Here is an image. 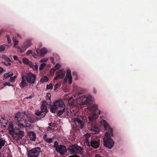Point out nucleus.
Instances as JSON below:
<instances>
[{"label": "nucleus", "instance_id": "f257e3e1", "mask_svg": "<svg viewBox=\"0 0 157 157\" xmlns=\"http://www.w3.org/2000/svg\"><path fill=\"white\" fill-rule=\"evenodd\" d=\"M98 115L95 113H94L92 116L88 117V121H87L89 128L90 131L95 134L98 133L99 131V128L96 126L95 121Z\"/></svg>", "mask_w": 157, "mask_h": 157}, {"label": "nucleus", "instance_id": "f03ea898", "mask_svg": "<svg viewBox=\"0 0 157 157\" xmlns=\"http://www.w3.org/2000/svg\"><path fill=\"white\" fill-rule=\"evenodd\" d=\"M105 135V136L103 138V145L105 147L111 149L114 144V141L111 138L113 136L112 129L109 132H106Z\"/></svg>", "mask_w": 157, "mask_h": 157}, {"label": "nucleus", "instance_id": "7ed1b4c3", "mask_svg": "<svg viewBox=\"0 0 157 157\" xmlns=\"http://www.w3.org/2000/svg\"><path fill=\"white\" fill-rule=\"evenodd\" d=\"M41 111H37L35 113V114L38 117H34L33 119L29 117L28 120L29 121L30 119V122L31 123L35 122L44 117L45 116L46 113L48 111L46 106H41Z\"/></svg>", "mask_w": 157, "mask_h": 157}, {"label": "nucleus", "instance_id": "20e7f679", "mask_svg": "<svg viewBox=\"0 0 157 157\" xmlns=\"http://www.w3.org/2000/svg\"><path fill=\"white\" fill-rule=\"evenodd\" d=\"M23 115L26 118H28V115L25 112L22 115H21L20 112H19L15 114V120L16 121L18 124L21 126L25 127L26 126L25 123H24L25 121L26 120L25 117H23Z\"/></svg>", "mask_w": 157, "mask_h": 157}, {"label": "nucleus", "instance_id": "39448f33", "mask_svg": "<svg viewBox=\"0 0 157 157\" xmlns=\"http://www.w3.org/2000/svg\"><path fill=\"white\" fill-rule=\"evenodd\" d=\"M86 145L88 147H91L94 149L98 148L100 144V140L98 138L93 137L90 139V140H86L85 141Z\"/></svg>", "mask_w": 157, "mask_h": 157}, {"label": "nucleus", "instance_id": "423d86ee", "mask_svg": "<svg viewBox=\"0 0 157 157\" xmlns=\"http://www.w3.org/2000/svg\"><path fill=\"white\" fill-rule=\"evenodd\" d=\"M56 104L57 105L56 112L57 115L58 116L62 115L65 111V105L64 102L61 100L56 101Z\"/></svg>", "mask_w": 157, "mask_h": 157}, {"label": "nucleus", "instance_id": "0eeeda50", "mask_svg": "<svg viewBox=\"0 0 157 157\" xmlns=\"http://www.w3.org/2000/svg\"><path fill=\"white\" fill-rule=\"evenodd\" d=\"M41 150L40 147H38L33 148L28 152V157H37Z\"/></svg>", "mask_w": 157, "mask_h": 157}, {"label": "nucleus", "instance_id": "6e6552de", "mask_svg": "<svg viewBox=\"0 0 157 157\" xmlns=\"http://www.w3.org/2000/svg\"><path fill=\"white\" fill-rule=\"evenodd\" d=\"M82 148L77 144L71 146L69 147V151L73 154H81Z\"/></svg>", "mask_w": 157, "mask_h": 157}, {"label": "nucleus", "instance_id": "1a4fd4ad", "mask_svg": "<svg viewBox=\"0 0 157 157\" xmlns=\"http://www.w3.org/2000/svg\"><path fill=\"white\" fill-rule=\"evenodd\" d=\"M12 133L11 135L13 137L16 138V139L20 140L24 135V132L23 131L20 130L19 129L15 130L14 131L11 132Z\"/></svg>", "mask_w": 157, "mask_h": 157}, {"label": "nucleus", "instance_id": "9d476101", "mask_svg": "<svg viewBox=\"0 0 157 157\" xmlns=\"http://www.w3.org/2000/svg\"><path fill=\"white\" fill-rule=\"evenodd\" d=\"M36 78V76L33 73L29 72L28 73L26 77V79L28 82L31 84H34Z\"/></svg>", "mask_w": 157, "mask_h": 157}, {"label": "nucleus", "instance_id": "9b49d317", "mask_svg": "<svg viewBox=\"0 0 157 157\" xmlns=\"http://www.w3.org/2000/svg\"><path fill=\"white\" fill-rule=\"evenodd\" d=\"M56 76L54 80H56L59 79H62L64 78L65 75V72L62 70H59L57 71L56 73Z\"/></svg>", "mask_w": 157, "mask_h": 157}, {"label": "nucleus", "instance_id": "f8f14e48", "mask_svg": "<svg viewBox=\"0 0 157 157\" xmlns=\"http://www.w3.org/2000/svg\"><path fill=\"white\" fill-rule=\"evenodd\" d=\"M74 122L76 126H78L81 129H82L84 127V123L82 120H81L78 117H76L74 118Z\"/></svg>", "mask_w": 157, "mask_h": 157}, {"label": "nucleus", "instance_id": "ddd939ff", "mask_svg": "<svg viewBox=\"0 0 157 157\" xmlns=\"http://www.w3.org/2000/svg\"><path fill=\"white\" fill-rule=\"evenodd\" d=\"M56 151L59 152L61 155L65 154L67 152V150L66 147L63 145H60L57 148Z\"/></svg>", "mask_w": 157, "mask_h": 157}, {"label": "nucleus", "instance_id": "4468645a", "mask_svg": "<svg viewBox=\"0 0 157 157\" xmlns=\"http://www.w3.org/2000/svg\"><path fill=\"white\" fill-rule=\"evenodd\" d=\"M67 78L69 79L68 83L69 84H71L72 82V77L71 75V71L70 69L67 70L66 77L63 80L65 82H67Z\"/></svg>", "mask_w": 157, "mask_h": 157}, {"label": "nucleus", "instance_id": "2eb2a0df", "mask_svg": "<svg viewBox=\"0 0 157 157\" xmlns=\"http://www.w3.org/2000/svg\"><path fill=\"white\" fill-rule=\"evenodd\" d=\"M102 123L103 126L105 130H108L107 132H109L110 130L111 129L113 131V130L111 128L110 126L109 125L108 123L105 120H102Z\"/></svg>", "mask_w": 157, "mask_h": 157}, {"label": "nucleus", "instance_id": "dca6fc26", "mask_svg": "<svg viewBox=\"0 0 157 157\" xmlns=\"http://www.w3.org/2000/svg\"><path fill=\"white\" fill-rule=\"evenodd\" d=\"M24 77V75H23L21 77V81L19 84V86L21 89L24 88L25 87L27 86L28 85V84L26 82Z\"/></svg>", "mask_w": 157, "mask_h": 157}, {"label": "nucleus", "instance_id": "f3484780", "mask_svg": "<svg viewBox=\"0 0 157 157\" xmlns=\"http://www.w3.org/2000/svg\"><path fill=\"white\" fill-rule=\"evenodd\" d=\"M28 135L30 140L33 141H35L36 137V135L35 132L33 131H30L28 133Z\"/></svg>", "mask_w": 157, "mask_h": 157}, {"label": "nucleus", "instance_id": "a211bd4d", "mask_svg": "<svg viewBox=\"0 0 157 157\" xmlns=\"http://www.w3.org/2000/svg\"><path fill=\"white\" fill-rule=\"evenodd\" d=\"M56 101H55V103L51 105L50 108V112L53 113H55L56 112H57V105L56 104Z\"/></svg>", "mask_w": 157, "mask_h": 157}, {"label": "nucleus", "instance_id": "6ab92c4d", "mask_svg": "<svg viewBox=\"0 0 157 157\" xmlns=\"http://www.w3.org/2000/svg\"><path fill=\"white\" fill-rule=\"evenodd\" d=\"M32 45V43L30 41H27L24 43L22 45V47L25 48L27 49L30 47Z\"/></svg>", "mask_w": 157, "mask_h": 157}, {"label": "nucleus", "instance_id": "aec40b11", "mask_svg": "<svg viewBox=\"0 0 157 157\" xmlns=\"http://www.w3.org/2000/svg\"><path fill=\"white\" fill-rule=\"evenodd\" d=\"M61 65L59 63H57L56 64L54 67H52V71H53V74L54 73L55 71L56 70L59 69Z\"/></svg>", "mask_w": 157, "mask_h": 157}, {"label": "nucleus", "instance_id": "412c9836", "mask_svg": "<svg viewBox=\"0 0 157 157\" xmlns=\"http://www.w3.org/2000/svg\"><path fill=\"white\" fill-rule=\"evenodd\" d=\"M22 61L23 63L25 65H30L32 63L31 62H29V59L25 58H23Z\"/></svg>", "mask_w": 157, "mask_h": 157}, {"label": "nucleus", "instance_id": "4be33fe9", "mask_svg": "<svg viewBox=\"0 0 157 157\" xmlns=\"http://www.w3.org/2000/svg\"><path fill=\"white\" fill-rule=\"evenodd\" d=\"M8 129L10 134H12V133H11L12 132H11L14 131L15 130L13 129V124H10L8 127Z\"/></svg>", "mask_w": 157, "mask_h": 157}, {"label": "nucleus", "instance_id": "5701e85b", "mask_svg": "<svg viewBox=\"0 0 157 157\" xmlns=\"http://www.w3.org/2000/svg\"><path fill=\"white\" fill-rule=\"evenodd\" d=\"M6 142V141L5 139L3 138H0V150L5 145Z\"/></svg>", "mask_w": 157, "mask_h": 157}, {"label": "nucleus", "instance_id": "b1692460", "mask_svg": "<svg viewBox=\"0 0 157 157\" xmlns=\"http://www.w3.org/2000/svg\"><path fill=\"white\" fill-rule=\"evenodd\" d=\"M49 80V79L46 76H44L43 77H42L40 79V82H46L48 81Z\"/></svg>", "mask_w": 157, "mask_h": 157}, {"label": "nucleus", "instance_id": "393cba45", "mask_svg": "<svg viewBox=\"0 0 157 157\" xmlns=\"http://www.w3.org/2000/svg\"><path fill=\"white\" fill-rule=\"evenodd\" d=\"M89 109L90 111H93L95 112L98 109V107L97 105H94L90 107Z\"/></svg>", "mask_w": 157, "mask_h": 157}, {"label": "nucleus", "instance_id": "a878e982", "mask_svg": "<svg viewBox=\"0 0 157 157\" xmlns=\"http://www.w3.org/2000/svg\"><path fill=\"white\" fill-rule=\"evenodd\" d=\"M40 52L41 55H44L47 53V50L46 48H43L41 49Z\"/></svg>", "mask_w": 157, "mask_h": 157}, {"label": "nucleus", "instance_id": "bb28decb", "mask_svg": "<svg viewBox=\"0 0 157 157\" xmlns=\"http://www.w3.org/2000/svg\"><path fill=\"white\" fill-rule=\"evenodd\" d=\"M13 73L12 72H9L8 73H6L4 75V77L6 78H8L13 75Z\"/></svg>", "mask_w": 157, "mask_h": 157}, {"label": "nucleus", "instance_id": "cd10ccee", "mask_svg": "<svg viewBox=\"0 0 157 157\" xmlns=\"http://www.w3.org/2000/svg\"><path fill=\"white\" fill-rule=\"evenodd\" d=\"M3 59L7 62H12L10 58L5 55L3 56Z\"/></svg>", "mask_w": 157, "mask_h": 157}, {"label": "nucleus", "instance_id": "c85d7f7f", "mask_svg": "<svg viewBox=\"0 0 157 157\" xmlns=\"http://www.w3.org/2000/svg\"><path fill=\"white\" fill-rule=\"evenodd\" d=\"M53 139L52 138H48L47 139H46L45 141L48 143H51L52 142Z\"/></svg>", "mask_w": 157, "mask_h": 157}, {"label": "nucleus", "instance_id": "c756f323", "mask_svg": "<svg viewBox=\"0 0 157 157\" xmlns=\"http://www.w3.org/2000/svg\"><path fill=\"white\" fill-rule=\"evenodd\" d=\"M90 135L88 133H86V134L84 135V137L86 138V139L85 140V141L86 140H90L89 139H88L90 137Z\"/></svg>", "mask_w": 157, "mask_h": 157}, {"label": "nucleus", "instance_id": "7c9ffc66", "mask_svg": "<svg viewBox=\"0 0 157 157\" xmlns=\"http://www.w3.org/2000/svg\"><path fill=\"white\" fill-rule=\"evenodd\" d=\"M92 100V96L90 95H88L86 98V101L89 102L90 101H91Z\"/></svg>", "mask_w": 157, "mask_h": 157}, {"label": "nucleus", "instance_id": "2f4dec72", "mask_svg": "<svg viewBox=\"0 0 157 157\" xmlns=\"http://www.w3.org/2000/svg\"><path fill=\"white\" fill-rule=\"evenodd\" d=\"M46 65V64L45 63H42L41 64L40 66L39 67V70L40 71L42 70L45 67Z\"/></svg>", "mask_w": 157, "mask_h": 157}, {"label": "nucleus", "instance_id": "473e14b6", "mask_svg": "<svg viewBox=\"0 0 157 157\" xmlns=\"http://www.w3.org/2000/svg\"><path fill=\"white\" fill-rule=\"evenodd\" d=\"M5 46H6V45H2L1 46H0V52H4L5 49Z\"/></svg>", "mask_w": 157, "mask_h": 157}, {"label": "nucleus", "instance_id": "72a5a7b5", "mask_svg": "<svg viewBox=\"0 0 157 157\" xmlns=\"http://www.w3.org/2000/svg\"><path fill=\"white\" fill-rule=\"evenodd\" d=\"M53 88V85L52 83L47 85L46 89L47 90H52Z\"/></svg>", "mask_w": 157, "mask_h": 157}, {"label": "nucleus", "instance_id": "f704fd0d", "mask_svg": "<svg viewBox=\"0 0 157 157\" xmlns=\"http://www.w3.org/2000/svg\"><path fill=\"white\" fill-rule=\"evenodd\" d=\"M17 77L16 76L11 77L10 78V81L11 82H14L15 81V79Z\"/></svg>", "mask_w": 157, "mask_h": 157}, {"label": "nucleus", "instance_id": "c9c22d12", "mask_svg": "<svg viewBox=\"0 0 157 157\" xmlns=\"http://www.w3.org/2000/svg\"><path fill=\"white\" fill-rule=\"evenodd\" d=\"M51 95L50 93H47L46 95V99L47 100L50 101Z\"/></svg>", "mask_w": 157, "mask_h": 157}, {"label": "nucleus", "instance_id": "e433bc0d", "mask_svg": "<svg viewBox=\"0 0 157 157\" xmlns=\"http://www.w3.org/2000/svg\"><path fill=\"white\" fill-rule=\"evenodd\" d=\"M7 40V42L9 44H10L11 42V40L10 39V36L9 35H6V36Z\"/></svg>", "mask_w": 157, "mask_h": 157}, {"label": "nucleus", "instance_id": "4c0bfd02", "mask_svg": "<svg viewBox=\"0 0 157 157\" xmlns=\"http://www.w3.org/2000/svg\"><path fill=\"white\" fill-rule=\"evenodd\" d=\"M59 145H58V143L57 141H56L54 142V147L56 148V149L57 148H58Z\"/></svg>", "mask_w": 157, "mask_h": 157}, {"label": "nucleus", "instance_id": "58836bf2", "mask_svg": "<svg viewBox=\"0 0 157 157\" xmlns=\"http://www.w3.org/2000/svg\"><path fill=\"white\" fill-rule=\"evenodd\" d=\"M3 85H4V86L7 85L9 86H13V85L10 84L9 82L4 83H3Z\"/></svg>", "mask_w": 157, "mask_h": 157}, {"label": "nucleus", "instance_id": "ea45409f", "mask_svg": "<svg viewBox=\"0 0 157 157\" xmlns=\"http://www.w3.org/2000/svg\"><path fill=\"white\" fill-rule=\"evenodd\" d=\"M32 51L31 50H28L27 52H26V55H27V56H29L30 54H32Z\"/></svg>", "mask_w": 157, "mask_h": 157}, {"label": "nucleus", "instance_id": "a19ab883", "mask_svg": "<svg viewBox=\"0 0 157 157\" xmlns=\"http://www.w3.org/2000/svg\"><path fill=\"white\" fill-rule=\"evenodd\" d=\"M11 62H4V63L5 65L8 66H10L11 64Z\"/></svg>", "mask_w": 157, "mask_h": 157}, {"label": "nucleus", "instance_id": "79ce46f5", "mask_svg": "<svg viewBox=\"0 0 157 157\" xmlns=\"http://www.w3.org/2000/svg\"><path fill=\"white\" fill-rule=\"evenodd\" d=\"M48 60V59L47 58L42 59L40 61L41 63L46 62Z\"/></svg>", "mask_w": 157, "mask_h": 157}, {"label": "nucleus", "instance_id": "37998d69", "mask_svg": "<svg viewBox=\"0 0 157 157\" xmlns=\"http://www.w3.org/2000/svg\"><path fill=\"white\" fill-rule=\"evenodd\" d=\"M50 59L52 63L54 64H55V59L53 57H51Z\"/></svg>", "mask_w": 157, "mask_h": 157}, {"label": "nucleus", "instance_id": "c03bdc74", "mask_svg": "<svg viewBox=\"0 0 157 157\" xmlns=\"http://www.w3.org/2000/svg\"><path fill=\"white\" fill-rule=\"evenodd\" d=\"M46 105H48V102H47L45 101H43L42 106H46Z\"/></svg>", "mask_w": 157, "mask_h": 157}, {"label": "nucleus", "instance_id": "a18cd8bd", "mask_svg": "<svg viewBox=\"0 0 157 157\" xmlns=\"http://www.w3.org/2000/svg\"><path fill=\"white\" fill-rule=\"evenodd\" d=\"M32 56L34 57V58H36V57H37V54L34 52H32Z\"/></svg>", "mask_w": 157, "mask_h": 157}, {"label": "nucleus", "instance_id": "49530a36", "mask_svg": "<svg viewBox=\"0 0 157 157\" xmlns=\"http://www.w3.org/2000/svg\"><path fill=\"white\" fill-rule=\"evenodd\" d=\"M18 41H15L14 42V44L13 46L14 47L16 48V46L18 44Z\"/></svg>", "mask_w": 157, "mask_h": 157}, {"label": "nucleus", "instance_id": "de8ad7c7", "mask_svg": "<svg viewBox=\"0 0 157 157\" xmlns=\"http://www.w3.org/2000/svg\"><path fill=\"white\" fill-rule=\"evenodd\" d=\"M72 75L73 77L76 76L77 78V72L75 71L73 72Z\"/></svg>", "mask_w": 157, "mask_h": 157}, {"label": "nucleus", "instance_id": "09e8293b", "mask_svg": "<svg viewBox=\"0 0 157 157\" xmlns=\"http://www.w3.org/2000/svg\"><path fill=\"white\" fill-rule=\"evenodd\" d=\"M13 58L15 60H17L18 59V57L16 56H13Z\"/></svg>", "mask_w": 157, "mask_h": 157}, {"label": "nucleus", "instance_id": "8fccbe9b", "mask_svg": "<svg viewBox=\"0 0 157 157\" xmlns=\"http://www.w3.org/2000/svg\"><path fill=\"white\" fill-rule=\"evenodd\" d=\"M43 138L44 140L45 141L46 139H47L48 138L47 135L46 134H44L43 136Z\"/></svg>", "mask_w": 157, "mask_h": 157}, {"label": "nucleus", "instance_id": "3c124183", "mask_svg": "<svg viewBox=\"0 0 157 157\" xmlns=\"http://www.w3.org/2000/svg\"><path fill=\"white\" fill-rule=\"evenodd\" d=\"M55 86L56 88H58L59 86V85L58 83H56L55 84Z\"/></svg>", "mask_w": 157, "mask_h": 157}, {"label": "nucleus", "instance_id": "603ef678", "mask_svg": "<svg viewBox=\"0 0 157 157\" xmlns=\"http://www.w3.org/2000/svg\"><path fill=\"white\" fill-rule=\"evenodd\" d=\"M51 70H52V68L50 70V75H54V73L53 74V71H52Z\"/></svg>", "mask_w": 157, "mask_h": 157}, {"label": "nucleus", "instance_id": "864d4df0", "mask_svg": "<svg viewBox=\"0 0 157 157\" xmlns=\"http://www.w3.org/2000/svg\"><path fill=\"white\" fill-rule=\"evenodd\" d=\"M35 69L36 70H38V66L37 65H36L35 66Z\"/></svg>", "mask_w": 157, "mask_h": 157}, {"label": "nucleus", "instance_id": "5fc2aeb1", "mask_svg": "<svg viewBox=\"0 0 157 157\" xmlns=\"http://www.w3.org/2000/svg\"><path fill=\"white\" fill-rule=\"evenodd\" d=\"M93 91L94 93L96 94L97 93V91L95 88H93Z\"/></svg>", "mask_w": 157, "mask_h": 157}, {"label": "nucleus", "instance_id": "6e6d98bb", "mask_svg": "<svg viewBox=\"0 0 157 157\" xmlns=\"http://www.w3.org/2000/svg\"><path fill=\"white\" fill-rule=\"evenodd\" d=\"M16 39H17L16 38V37H13V42H15V41H17V40H16Z\"/></svg>", "mask_w": 157, "mask_h": 157}, {"label": "nucleus", "instance_id": "4d7b16f0", "mask_svg": "<svg viewBox=\"0 0 157 157\" xmlns=\"http://www.w3.org/2000/svg\"><path fill=\"white\" fill-rule=\"evenodd\" d=\"M95 157H102L100 155H98V154H96L95 155Z\"/></svg>", "mask_w": 157, "mask_h": 157}, {"label": "nucleus", "instance_id": "13d9d810", "mask_svg": "<svg viewBox=\"0 0 157 157\" xmlns=\"http://www.w3.org/2000/svg\"><path fill=\"white\" fill-rule=\"evenodd\" d=\"M3 71V69L1 67H0V73L2 72Z\"/></svg>", "mask_w": 157, "mask_h": 157}, {"label": "nucleus", "instance_id": "bf43d9fd", "mask_svg": "<svg viewBox=\"0 0 157 157\" xmlns=\"http://www.w3.org/2000/svg\"><path fill=\"white\" fill-rule=\"evenodd\" d=\"M36 52L37 54H39L40 52L39 50L38 49H36Z\"/></svg>", "mask_w": 157, "mask_h": 157}, {"label": "nucleus", "instance_id": "052dcab7", "mask_svg": "<svg viewBox=\"0 0 157 157\" xmlns=\"http://www.w3.org/2000/svg\"><path fill=\"white\" fill-rule=\"evenodd\" d=\"M4 32V30L3 29H2L1 31V32L0 33V35H1L2 33L3 32Z\"/></svg>", "mask_w": 157, "mask_h": 157}, {"label": "nucleus", "instance_id": "680f3d73", "mask_svg": "<svg viewBox=\"0 0 157 157\" xmlns=\"http://www.w3.org/2000/svg\"><path fill=\"white\" fill-rule=\"evenodd\" d=\"M32 98V97L31 96H29V97H27V99H28V98H29V99H31V98Z\"/></svg>", "mask_w": 157, "mask_h": 157}, {"label": "nucleus", "instance_id": "e2e57ef3", "mask_svg": "<svg viewBox=\"0 0 157 157\" xmlns=\"http://www.w3.org/2000/svg\"><path fill=\"white\" fill-rule=\"evenodd\" d=\"M17 37H19V38H21V36H20V35L19 34H17Z\"/></svg>", "mask_w": 157, "mask_h": 157}, {"label": "nucleus", "instance_id": "0e129e2a", "mask_svg": "<svg viewBox=\"0 0 157 157\" xmlns=\"http://www.w3.org/2000/svg\"><path fill=\"white\" fill-rule=\"evenodd\" d=\"M48 128L50 130L52 129V127H51L50 126H49L48 127Z\"/></svg>", "mask_w": 157, "mask_h": 157}, {"label": "nucleus", "instance_id": "69168bd1", "mask_svg": "<svg viewBox=\"0 0 157 157\" xmlns=\"http://www.w3.org/2000/svg\"><path fill=\"white\" fill-rule=\"evenodd\" d=\"M101 111L100 110H99L98 112V114L100 115V114Z\"/></svg>", "mask_w": 157, "mask_h": 157}, {"label": "nucleus", "instance_id": "338daca9", "mask_svg": "<svg viewBox=\"0 0 157 157\" xmlns=\"http://www.w3.org/2000/svg\"><path fill=\"white\" fill-rule=\"evenodd\" d=\"M57 89V88H56V87L55 86V88H54V90H55Z\"/></svg>", "mask_w": 157, "mask_h": 157}, {"label": "nucleus", "instance_id": "774afa93", "mask_svg": "<svg viewBox=\"0 0 157 157\" xmlns=\"http://www.w3.org/2000/svg\"><path fill=\"white\" fill-rule=\"evenodd\" d=\"M51 124H51V123H49V124H49V125L50 126H51Z\"/></svg>", "mask_w": 157, "mask_h": 157}]
</instances>
